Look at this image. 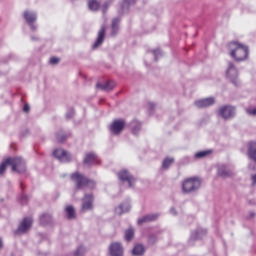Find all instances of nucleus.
Returning <instances> with one entry per match:
<instances>
[{
  "mask_svg": "<svg viewBox=\"0 0 256 256\" xmlns=\"http://www.w3.org/2000/svg\"><path fill=\"white\" fill-rule=\"evenodd\" d=\"M229 55L237 63L247 61L249 59V46L239 42H230L228 44Z\"/></svg>",
  "mask_w": 256,
  "mask_h": 256,
  "instance_id": "nucleus-1",
  "label": "nucleus"
},
{
  "mask_svg": "<svg viewBox=\"0 0 256 256\" xmlns=\"http://www.w3.org/2000/svg\"><path fill=\"white\" fill-rule=\"evenodd\" d=\"M7 165H11L12 171L16 173H25V160L21 157L7 158L0 165V175H3L7 170Z\"/></svg>",
  "mask_w": 256,
  "mask_h": 256,
  "instance_id": "nucleus-2",
  "label": "nucleus"
},
{
  "mask_svg": "<svg viewBox=\"0 0 256 256\" xmlns=\"http://www.w3.org/2000/svg\"><path fill=\"white\" fill-rule=\"evenodd\" d=\"M71 180L75 183L76 189H83V187L93 189L95 187V181L87 179V177L81 175L79 172L73 173Z\"/></svg>",
  "mask_w": 256,
  "mask_h": 256,
  "instance_id": "nucleus-3",
  "label": "nucleus"
},
{
  "mask_svg": "<svg viewBox=\"0 0 256 256\" xmlns=\"http://www.w3.org/2000/svg\"><path fill=\"white\" fill-rule=\"evenodd\" d=\"M201 188V179L197 177L188 178L182 183L183 193H195Z\"/></svg>",
  "mask_w": 256,
  "mask_h": 256,
  "instance_id": "nucleus-4",
  "label": "nucleus"
},
{
  "mask_svg": "<svg viewBox=\"0 0 256 256\" xmlns=\"http://www.w3.org/2000/svg\"><path fill=\"white\" fill-rule=\"evenodd\" d=\"M226 77L232 85H235V87H239V85H241V81L239 80V70L235 66V63L228 62Z\"/></svg>",
  "mask_w": 256,
  "mask_h": 256,
  "instance_id": "nucleus-5",
  "label": "nucleus"
},
{
  "mask_svg": "<svg viewBox=\"0 0 256 256\" xmlns=\"http://www.w3.org/2000/svg\"><path fill=\"white\" fill-rule=\"evenodd\" d=\"M236 113H237V108H235L232 105L221 106L217 111L218 117H221V119H224V121H229L233 119Z\"/></svg>",
  "mask_w": 256,
  "mask_h": 256,
  "instance_id": "nucleus-6",
  "label": "nucleus"
},
{
  "mask_svg": "<svg viewBox=\"0 0 256 256\" xmlns=\"http://www.w3.org/2000/svg\"><path fill=\"white\" fill-rule=\"evenodd\" d=\"M53 155L58 161H61V163H69L71 159H73V156L67 152V150L61 148L54 150Z\"/></svg>",
  "mask_w": 256,
  "mask_h": 256,
  "instance_id": "nucleus-7",
  "label": "nucleus"
},
{
  "mask_svg": "<svg viewBox=\"0 0 256 256\" xmlns=\"http://www.w3.org/2000/svg\"><path fill=\"white\" fill-rule=\"evenodd\" d=\"M31 225H33V218L26 217L22 220L20 225L18 226V229L15 231L16 235H24V233H27L29 229H31Z\"/></svg>",
  "mask_w": 256,
  "mask_h": 256,
  "instance_id": "nucleus-8",
  "label": "nucleus"
},
{
  "mask_svg": "<svg viewBox=\"0 0 256 256\" xmlns=\"http://www.w3.org/2000/svg\"><path fill=\"white\" fill-rule=\"evenodd\" d=\"M93 194H85L82 198L81 213H87V211H93Z\"/></svg>",
  "mask_w": 256,
  "mask_h": 256,
  "instance_id": "nucleus-9",
  "label": "nucleus"
},
{
  "mask_svg": "<svg viewBox=\"0 0 256 256\" xmlns=\"http://www.w3.org/2000/svg\"><path fill=\"white\" fill-rule=\"evenodd\" d=\"M217 175L218 177H222V179H229V177L235 176V171L227 165H220L218 166Z\"/></svg>",
  "mask_w": 256,
  "mask_h": 256,
  "instance_id": "nucleus-10",
  "label": "nucleus"
},
{
  "mask_svg": "<svg viewBox=\"0 0 256 256\" xmlns=\"http://www.w3.org/2000/svg\"><path fill=\"white\" fill-rule=\"evenodd\" d=\"M118 179H120L122 183H128V187H133L135 184V177H133L127 170H121L118 173Z\"/></svg>",
  "mask_w": 256,
  "mask_h": 256,
  "instance_id": "nucleus-11",
  "label": "nucleus"
},
{
  "mask_svg": "<svg viewBox=\"0 0 256 256\" xmlns=\"http://www.w3.org/2000/svg\"><path fill=\"white\" fill-rule=\"evenodd\" d=\"M24 19L30 25V28L32 31H37V26H35V23L37 21V13L31 12V11H25L24 12Z\"/></svg>",
  "mask_w": 256,
  "mask_h": 256,
  "instance_id": "nucleus-12",
  "label": "nucleus"
},
{
  "mask_svg": "<svg viewBox=\"0 0 256 256\" xmlns=\"http://www.w3.org/2000/svg\"><path fill=\"white\" fill-rule=\"evenodd\" d=\"M125 129V120H115L110 125V132L112 135H119Z\"/></svg>",
  "mask_w": 256,
  "mask_h": 256,
  "instance_id": "nucleus-13",
  "label": "nucleus"
},
{
  "mask_svg": "<svg viewBox=\"0 0 256 256\" xmlns=\"http://www.w3.org/2000/svg\"><path fill=\"white\" fill-rule=\"evenodd\" d=\"M215 104V98L209 97L200 99L194 102L195 107L198 109H205L206 107H211V105Z\"/></svg>",
  "mask_w": 256,
  "mask_h": 256,
  "instance_id": "nucleus-14",
  "label": "nucleus"
},
{
  "mask_svg": "<svg viewBox=\"0 0 256 256\" xmlns=\"http://www.w3.org/2000/svg\"><path fill=\"white\" fill-rule=\"evenodd\" d=\"M105 30V25H102L101 29L98 32L97 39L92 46V49H97L98 47H101V45H103V41H105Z\"/></svg>",
  "mask_w": 256,
  "mask_h": 256,
  "instance_id": "nucleus-15",
  "label": "nucleus"
},
{
  "mask_svg": "<svg viewBox=\"0 0 256 256\" xmlns=\"http://www.w3.org/2000/svg\"><path fill=\"white\" fill-rule=\"evenodd\" d=\"M109 250L111 256H123V246L121 245V243H112Z\"/></svg>",
  "mask_w": 256,
  "mask_h": 256,
  "instance_id": "nucleus-16",
  "label": "nucleus"
},
{
  "mask_svg": "<svg viewBox=\"0 0 256 256\" xmlns=\"http://www.w3.org/2000/svg\"><path fill=\"white\" fill-rule=\"evenodd\" d=\"M159 219V214H148L138 219V225H145V223H151Z\"/></svg>",
  "mask_w": 256,
  "mask_h": 256,
  "instance_id": "nucleus-17",
  "label": "nucleus"
},
{
  "mask_svg": "<svg viewBox=\"0 0 256 256\" xmlns=\"http://www.w3.org/2000/svg\"><path fill=\"white\" fill-rule=\"evenodd\" d=\"M207 235V230L203 228H198L196 231L192 232L190 236V241H197L203 239Z\"/></svg>",
  "mask_w": 256,
  "mask_h": 256,
  "instance_id": "nucleus-18",
  "label": "nucleus"
},
{
  "mask_svg": "<svg viewBox=\"0 0 256 256\" xmlns=\"http://www.w3.org/2000/svg\"><path fill=\"white\" fill-rule=\"evenodd\" d=\"M96 87L102 91H113L115 89V82L107 81L105 84L97 83Z\"/></svg>",
  "mask_w": 256,
  "mask_h": 256,
  "instance_id": "nucleus-19",
  "label": "nucleus"
},
{
  "mask_svg": "<svg viewBox=\"0 0 256 256\" xmlns=\"http://www.w3.org/2000/svg\"><path fill=\"white\" fill-rule=\"evenodd\" d=\"M131 211V205L128 202L121 204L115 209L117 215H123V213H129Z\"/></svg>",
  "mask_w": 256,
  "mask_h": 256,
  "instance_id": "nucleus-20",
  "label": "nucleus"
},
{
  "mask_svg": "<svg viewBox=\"0 0 256 256\" xmlns=\"http://www.w3.org/2000/svg\"><path fill=\"white\" fill-rule=\"evenodd\" d=\"M248 157L256 163V142H250L248 145Z\"/></svg>",
  "mask_w": 256,
  "mask_h": 256,
  "instance_id": "nucleus-21",
  "label": "nucleus"
},
{
  "mask_svg": "<svg viewBox=\"0 0 256 256\" xmlns=\"http://www.w3.org/2000/svg\"><path fill=\"white\" fill-rule=\"evenodd\" d=\"M97 161V154L94 152L87 153L84 158L85 165H93Z\"/></svg>",
  "mask_w": 256,
  "mask_h": 256,
  "instance_id": "nucleus-22",
  "label": "nucleus"
},
{
  "mask_svg": "<svg viewBox=\"0 0 256 256\" xmlns=\"http://www.w3.org/2000/svg\"><path fill=\"white\" fill-rule=\"evenodd\" d=\"M119 23H121V20L119 18H114L112 20V25H111V35L112 37H115V35H117V33L119 32Z\"/></svg>",
  "mask_w": 256,
  "mask_h": 256,
  "instance_id": "nucleus-23",
  "label": "nucleus"
},
{
  "mask_svg": "<svg viewBox=\"0 0 256 256\" xmlns=\"http://www.w3.org/2000/svg\"><path fill=\"white\" fill-rule=\"evenodd\" d=\"M88 8L90 9V11H99V9L101 8V4L97 0H89Z\"/></svg>",
  "mask_w": 256,
  "mask_h": 256,
  "instance_id": "nucleus-24",
  "label": "nucleus"
},
{
  "mask_svg": "<svg viewBox=\"0 0 256 256\" xmlns=\"http://www.w3.org/2000/svg\"><path fill=\"white\" fill-rule=\"evenodd\" d=\"M144 253H145V247L141 244H137L136 246H134L132 250V254L136 256H141Z\"/></svg>",
  "mask_w": 256,
  "mask_h": 256,
  "instance_id": "nucleus-25",
  "label": "nucleus"
},
{
  "mask_svg": "<svg viewBox=\"0 0 256 256\" xmlns=\"http://www.w3.org/2000/svg\"><path fill=\"white\" fill-rule=\"evenodd\" d=\"M130 127L134 135H137L141 131V123L139 121L131 122Z\"/></svg>",
  "mask_w": 256,
  "mask_h": 256,
  "instance_id": "nucleus-26",
  "label": "nucleus"
},
{
  "mask_svg": "<svg viewBox=\"0 0 256 256\" xmlns=\"http://www.w3.org/2000/svg\"><path fill=\"white\" fill-rule=\"evenodd\" d=\"M51 221H53L51 214H43L42 216H40L41 225H49Z\"/></svg>",
  "mask_w": 256,
  "mask_h": 256,
  "instance_id": "nucleus-27",
  "label": "nucleus"
},
{
  "mask_svg": "<svg viewBox=\"0 0 256 256\" xmlns=\"http://www.w3.org/2000/svg\"><path fill=\"white\" fill-rule=\"evenodd\" d=\"M68 135L63 130H60L56 133V140L58 143H63L67 139Z\"/></svg>",
  "mask_w": 256,
  "mask_h": 256,
  "instance_id": "nucleus-28",
  "label": "nucleus"
},
{
  "mask_svg": "<svg viewBox=\"0 0 256 256\" xmlns=\"http://www.w3.org/2000/svg\"><path fill=\"white\" fill-rule=\"evenodd\" d=\"M66 215H67V219H75L76 217L75 208L73 206H67Z\"/></svg>",
  "mask_w": 256,
  "mask_h": 256,
  "instance_id": "nucleus-29",
  "label": "nucleus"
},
{
  "mask_svg": "<svg viewBox=\"0 0 256 256\" xmlns=\"http://www.w3.org/2000/svg\"><path fill=\"white\" fill-rule=\"evenodd\" d=\"M211 155V151L209 150H205V151H200V152H197L194 157L195 159H205V157Z\"/></svg>",
  "mask_w": 256,
  "mask_h": 256,
  "instance_id": "nucleus-30",
  "label": "nucleus"
},
{
  "mask_svg": "<svg viewBox=\"0 0 256 256\" xmlns=\"http://www.w3.org/2000/svg\"><path fill=\"white\" fill-rule=\"evenodd\" d=\"M135 236V230L130 227L125 231V239L126 241H131V239H133V237Z\"/></svg>",
  "mask_w": 256,
  "mask_h": 256,
  "instance_id": "nucleus-31",
  "label": "nucleus"
},
{
  "mask_svg": "<svg viewBox=\"0 0 256 256\" xmlns=\"http://www.w3.org/2000/svg\"><path fill=\"white\" fill-rule=\"evenodd\" d=\"M85 253H87V250L83 246H78L76 250L74 251V256H85Z\"/></svg>",
  "mask_w": 256,
  "mask_h": 256,
  "instance_id": "nucleus-32",
  "label": "nucleus"
},
{
  "mask_svg": "<svg viewBox=\"0 0 256 256\" xmlns=\"http://www.w3.org/2000/svg\"><path fill=\"white\" fill-rule=\"evenodd\" d=\"M151 53L154 55V61H159V58L163 57V52L160 49L152 50Z\"/></svg>",
  "mask_w": 256,
  "mask_h": 256,
  "instance_id": "nucleus-33",
  "label": "nucleus"
},
{
  "mask_svg": "<svg viewBox=\"0 0 256 256\" xmlns=\"http://www.w3.org/2000/svg\"><path fill=\"white\" fill-rule=\"evenodd\" d=\"M174 161L175 160L173 158H166L163 160L162 167L164 169H167L168 167H171V165H173Z\"/></svg>",
  "mask_w": 256,
  "mask_h": 256,
  "instance_id": "nucleus-34",
  "label": "nucleus"
},
{
  "mask_svg": "<svg viewBox=\"0 0 256 256\" xmlns=\"http://www.w3.org/2000/svg\"><path fill=\"white\" fill-rule=\"evenodd\" d=\"M245 112L247 113V115L255 117L256 116V107L255 108H251V107L246 108Z\"/></svg>",
  "mask_w": 256,
  "mask_h": 256,
  "instance_id": "nucleus-35",
  "label": "nucleus"
},
{
  "mask_svg": "<svg viewBox=\"0 0 256 256\" xmlns=\"http://www.w3.org/2000/svg\"><path fill=\"white\" fill-rule=\"evenodd\" d=\"M148 243H150V245H155V243H157V236L155 234H151L149 236Z\"/></svg>",
  "mask_w": 256,
  "mask_h": 256,
  "instance_id": "nucleus-36",
  "label": "nucleus"
},
{
  "mask_svg": "<svg viewBox=\"0 0 256 256\" xmlns=\"http://www.w3.org/2000/svg\"><path fill=\"white\" fill-rule=\"evenodd\" d=\"M135 3H136V0H124L122 9H125V7H128V5H135Z\"/></svg>",
  "mask_w": 256,
  "mask_h": 256,
  "instance_id": "nucleus-37",
  "label": "nucleus"
},
{
  "mask_svg": "<svg viewBox=\"0 0 256 256\" xmlns=\"http://www.w3.org/2000/svg\"><path fill=\"white\" fill-rule=\"evenodd\" d=\"M73 115H75V110L73 108H70L66 113V119H72Z\"/></svg>",
  "mask_w": 256,
  "mask_h": 256,
  "instance_id": "nucleus-38",
  "label": "nucleus"
},
{
  "mask_svg": "<svg viewBox=\"0 0 256 256\" xmlns=\"http://www.w3.org/2000/svg\"><path fill=\"white\" fill-rule=\"evenodd\" d=\"M60 59L57 57H52L50 59V65H57V63H59Z\"/></svg>",
  "mask_w": 256,
  "mask_h": 256,
  "instance_id": "nucleus-39",
  "label": "nucleus"
},
{
  "mask_svg": "<svg viewBox=\"0 0 256 256\" xmlns=\"http://www.w3.org/2000/svg\"><path fill=\"white\" fill-rule=\"evenodd\" d=\"M251 181H252V185L255 186L256 185V174H253L251 176Z\"/></svg>",
  "mask_w": 256,
  "mask_h": 256,
  "instance_id": "nucleus-40",
  "label": "nucleus"
},
{
  "mask_svg": "<svg viewBox=\"0 0 256 256\" xmlns=\"http://www.w3.org/2000/svg\"><path fill=\"white\" fill-rule=\"evenodd\" d=\"M108 7H109V3H105V4L103 5V13H106V12H107Z\"/></svg>",
  "mask_w": 256,
  "mask_h": 256,
  "instance_id": "nucleus-41",
  "label": "nucleus"
},
{
  "mask_svg": "<svg viewBox=\"0 0 256 256\" xmlns=\"http://www.w3.org/2000/svg\"><path fill=\"white\" fill-rule=\"evenodd\" d=\"M29 109H30V107L28 104L24 105L23 111H25V113H28Z\"/></svg>",
  "mask_w": 256,
  "mask_h": 256,
  "instance_id": "nucleus-42",
  "label": "nucleus"
},
{
  "mask_svg": "<svg viewBox=\"0 0 256 256\" xmlns=\"http://www.w3.org/2000/svg\"><path fill=\"white\" fill-rule=\"evenodd\" d=\"M170 213L171 215H177V210H175V208H171Z\"/></svg>",
  "mask_w": 256,
  "mask_h": 256,
  "instance_id": "nucleus-43",
  "label": "nucleus"
},
{
  "mask_svg": "<svg viewBox=\"0 0 256 256\" xmlns=\"http://www.w3.org/2000/svg\"><path fill=\"white\" fill-rule=\"evenodd\" d=\"M150 109H155V104L153 102L148 103Z\"/></svg>",
  "mask_w": 256,
  "mask_h": 256,
  "instance_id": "nucleus-44",
  "label": "nucleus"
},
{
  "mask_svg": "<svg viewBox=\"0 0 256 256\" xmlns=\"http://www.w3.org/2000/svg\"><path fill=\"white\" fill-rule=\"evenodd\" d=\"M27 201V196H22V203H26Z\"/></svg>",
  "mask_w": 256,
  "mask_h": 256,
  "instance_id": "nucleus-45",
  "label": "nucleus"
},
{
  "mask_svg": "<svg viewBox=\"0 0 256 256\" xmlns=\"http://www.w3.org/2000/svg\"><path fill=\"white\" fill-rule=\"evenodd\" d=\"M3 247V239L0 237V249Z\"/></svg>",
  "mask_w": 256,
  "mask_h": 256,
  "instance_id": "nucleus-46",
  "label": "nucleus"
},
{
  "mask_svg": "<svg viewBox=\"0 0 256 256\" xmlns=\"http://www.w3.org/2000/svg\"><path fill=\"white\" fill-rule=\"evenodd\" d=\"M250 217H255V213L251 212Z\"/></svg>",
  "mask_w": 256,
  "mask_h": 256,
  "instance_id": "nucleus-47",
  "label": "nucleus"
},
{
  "mask_svg": "<svg viewBox=\"0 0 256 256\" xmlns=\"http://www.w3.org/2000/svg\"><path fill=\"white\" fill-rule=\"evenodd\" d=\"M31 39H32V41H35V40H37V38H35V37H32Z\"/></svg>",
  "mask_w": 256,
  "mask_h": 256,
  "instance_id": "nucleus-48",
  "label": "nucleus"
}]
</instances>
